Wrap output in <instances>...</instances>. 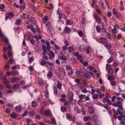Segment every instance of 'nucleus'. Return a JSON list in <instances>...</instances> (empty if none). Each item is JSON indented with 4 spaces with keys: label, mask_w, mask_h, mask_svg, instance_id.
<instances>
[{
    "label": "nucleus",
    "mask_w": 125,
    "mask_h": 125,
    "mask_svg": "<svg viewBox=\"0 0 125 125\" xmlns=\"http://www.w3.org/2000/svg\"><path fill=\"white\" fill-rule=\"evenodd\" d=\"M44 20L43 22L44 24L46 29L48 32L52 36H53L54 33V32L52 27V20L51 19H48V16H45L43 18Z\"/></svg>",
    "instance_id": "1"
},
{
    "label": "nucleus",
    "mask_w": 125,
    "mask_h": 125,
    "mask_svg": "<svg viewBox=\"0 0 125 125\" xmlns=\"http://www.w3.org/2000/svg\"><path fill=\"white\" fill-rule=\"evenodd\" d=\"M46 44L47 47H46L45 45H43L42 46V48L43 50V52L45 53H46L47 51H49L50 49V47L49 43L48 42H46Z\"/></svg>",
    "instance_id": "2"
},
{
    "label": "nucleus",
    "mask_w": 125,
    "mask_h": 125,
    "mask_svg": "<svg viewBox=\"0 0 125 125\" xmlns=\"http://www.w3.org/2000/svg\"><path fill=\"white\" fill-rule=\"evenodd\" d=\"M113 106L115 107H118L119 109L122 110V104L120 102H117L116 103H114L112 104Z\"/></svg>",
    "instance_id": "3"
},
{
    "label": "nucleus",
    "mask_w": 125,
    "mask_h": 125,
    "mask_svg": "<svg viewBox=\"0 0 125 125\" xmlns=\"http://www.w3.org/2000/svg\"><path fill=\"white\" fill-rule=\"evenodd\" d=\"M66 118L70 121H73L74 119H73L72 115L68 113H67L66 114Z\"/></svg>",
    "instance_id": "4"
},
{
    "label": "nucleus",
    "mask_w": 125,
    "mask_h": 125,
    "mask_svg": "<svg viewBox=\"0 0 125 125\" xmlns=\"http://www.w3.org/2000/svg\"><path fill=\"white\" fill-rule=\"evenodd\" d=\"M4 84H5L6 87L8 89H10L11 88V86L9 84V82L8 80H5L3 82Z\"/></svg>",
    "instance_id": "5"
},
{
    "label": "nucleus",
    "mask_w": 125,
    "mask_h": 125,
    "mask_svg": "<svg viewBox=\"0 0 125 125\" xmlns=\"http://www.w3.org/2000/svg\"><path fill=\"white\" fill-rule=\"evenodd\" d=\"M43 115L44 116H50L51 115V113L49 110H47L44 112Z\"/></svg>",
    "instance_id": "6"
},
{
    "label": "nucleus",
    "mask_w": 125,
    "mask_h": 125,
    "mask_svg": "<svg viewBox=\"0 0 125 125\" xmlns=\"http://www.w3.org/2000/svg\"><path fill=\"white\" fill-rule=\"evenodd\" d=\"M27 18L30 20V21H31V22L32 23H33L35 21V18H32L30 15H28L27 17Z\"/></svg>",
    "instance_id": "7"
},
{
    "label": "nucleus",
    "mask_w": 125,
    "mask_h": 125,
    "mask_svg": "<svg viewBox=\"0 0 125 125\" xmlns=\"http://www.w3.org/2000/svg\"><path fill=\"white\" fill-rule=\"evenodd\" d=\"M64 31L65 33L68 34L71 32V30L69 28L67 27H66L64 30Z\"/></svg>",
    "instance_id": "8"
},
{
    "label": "nucleus",
    "mask_w": 125,
    "mask_h": 125,
    "mask_svg": "<svg viewBox=\"0 0 125 125\" xmlns=\"http://www.w3.org/2000/svg\"><path fill=\"white\" fill-rule=\"evenodd\" d=\"M89 113L91 115H92L94 114L95 112V110L94 107L91 106L89 107Z\"/></svg>",
    "instance_id": "9"
},
{
    "label": "nucleus",
    "mask_w": 125,
    "mask_h": 125,
    "mask_svg": "<svg viewBox=\"0 0 125 125\" xmlns=\"http://www.w3.org/2000/svg\"><path fill=\"white\" fill-rule=\"evenodd\" d=\"M104 46L108 50H111L112 46L110 44L108 43L104 45Z\"/></svg>",
    "instance_id": "10"
},
{
    "label": "nucleus",
    "mask_w": 125,
    "mask_h": 125,
    "mask_svg": "<svg viewBox=\"0 0 125 125\" xmlns=\"http://www.w3.org/2000/svg\"><path fill=\"white\" fill-rule=\"evenodd\" d=\"M97 41L100 43L104 44H106L107 42V41L106 39L104 40H97Z\"/></svg>",
    "instance_id": "11"
},
{
    "label": "nucleus",
    "mask_w": 125,
    "mask_h": 125,
    "mask_svg": "<svg viewBox=\"0 0 125 125\" xmlns=\"http://www.w3.org/2000/svg\"><path fill=\"white\" fill-rule=\"evenodd\" d=\"M98 118V116L96 114L92 116L91 119L93 121H95Z\"/></svg>",
    "instance_id": "12"
},
{
    "label": "nucleus",
    "mask_w": 125,
    "mask_h": 125,
    "mask_svg": "<svg viewBox=\"0 0 125 125\" xmlns=\"http://www.w3.org/2000/svg\"><path fill=\"white\" fill-rule=\"evenodd\" d=\"M62 83L59 81H57V87L59 89H61L62 88Z\"/></svg>",
    "instance_id": "13"
},
{
    "label": "nucleus",
    "mask_w": 125,
    "mask_h": 125,
    "mask_svg": "<svg viewBox=\"0 0 125 125\" xmlns=\"http://www.w3.org/2000/svg\"><path fill=\"white\" fill-rule=\"evenodd\" d=\"M61 9L60 8H58L57 11V14L59 15L58 17L59 19H60L62 16V15L61 14Z\"/></svg>",
    "instance_id": "14"
},
{
    "label": "nucleus",
    "mask_w": 125,
    "mask_h": 125,
    "mask_svg": "<svg viewBox=\"0 0 125 125\" xmlns=\"http://www.w3.org/2000/svg\"><path fill=\"white\" fill-rule=\"evenodd\" d=\"M107 78L110 81H114L115 79V77L110 75H108Z\"/></svg>",
    "instance_id": "15"
},
{
    "label": "nucleus",
    "mask_w": 125,
    "mask_h": 125,
    "mask_svg": "<svg viewBox=\"0 0 125 125\" xmlns=\"http://www.w3.org/2000/svg\"><path fill=\"white\" fill-rule=\"evenodd\" d=\"M22 109L21 107L20 106H18L16 107L15 110L17 112L21 111Z\"/></svg>",
    "instance_id": "16"
},
{
    "label": "nucleus",
    "mask_w": 125,
    "mask_h": 125,
    "mask_svg": "<svg viewBox=\"0 0 125 125\" xmlns=\"http://www.w3.org/2000/svg\"><path fill=\"white\" fill-rule=\"evenodd\" d=\"M94 18L96 19V21L98 22L99 24H100V22H102L101 21H100V19L99 17L98 16H95L94 17Z\"/></svg>",
    "instance_id": "17"
},
{
    "label": "nucleus",
    "mask_w": 125,
    "mask_h": 125,
    "mask_svg": "<svg viewBox=\"0 0 125 125\" xmlns=\"http://www.w3.org/2000/svg\"><path fill=\"white\" fill-rule=\"evenodd\" d=\"M44 94L46 98H48L49 97V92L47 90H46L44 92Z\"/></svg>",
    "instance_id": "18"
},
{
    "label": "nucleus",
    "mask_w": 125,
    "mask_h": 125,
    "mask_svg": "<svg viewBox=\"0 0 125 125\" xmlns=\"http://www.w3.org/2000/svg\"><path fill=\"white\" fill-rule=\"evenodd\" d=\"M85 95L81 94L79 96V97L80 98V100L81 102H83V99L85 97Z\"/></svg>",
    "instance_id": "19"
},
{
    "label": "nucleus",
    "mask_w": 125,
    "mask_h": 125,
    "mask_svg": "<svg viewBox=\"0 0 125 125\" xmlns=\"http://www.w3.org/2000/svg\"><path fill=\"white\" fill-rule=\"evenodd\" d=\"M91 49V47L89 46L87 48H85V50L86 51V53L87 54H89L90 53V50Z\"/></svg>",
    "instance_id": "20"
},
{
    "label": "nucleus",
    "mask_w": 125,
    "mask_h": 125,
    "mask_svg": "<svg viewBox=\"0 0 125 125\" xmlns=\"http://www.w3.org/2000/svg\"><path fill=\"white\" fill-rule=\"evenodd\" d=\"M94 121V123L96 125H101V122L99 120H96Z\"/></svg>",
    "instance_id": "21"
},
{
    "label": "nucleus",
    "mask_w": 125,
    "mask_h": 125,
    "mask_svg": "<svg viewBox=\"0 0 125 125\" xmlns=\"http://www.w3.org/2000/svg\"><path fill=\"white\" fill-rule=\"evenodd\" d=\"M109 64H107L106 65V69L108 70V72L110 73L111 70H113V69H111L110 67H109Z\"/></svg>",
    "instance_id": "22"
},
{
    "label": "nucleus",
    "mask_w": 125,
    "mask_h": 125,
    "mask_svg": "<svg viewBox=\"0 0 125 125\" xmlns=\"http://www.w3.org/2000/svg\"><path fill=\"white\" fill-rule=\"evenodd\" d=\"M73 93L71 92L69 93V97L70 98L71 101L73 100Z\"/></svg>",
    "instance_id": "23"
},
{
    "label": "nucleus",
    "mask_w": 125,
    "mask_h": 125,
    "mask_svg": "<svg viewBox=\"0 0 125 125\" xmlns=\"http://www.w3.org/2000/svg\"><path fill=\"white\" fill-rule=\"evenodd\" d=\"M76 73L79 76V77L81 78L82 77V74L81 72L80 71L77 70Z\"/></svg>",
    "instance_id": "24"
},
{
    "label": "nucleus",
    "mask_w": 125,
    "mask_h": 125,
    "mask_svg": "<svg viewBox=\"0 0 125 125\" xmlns=\"http://www.w3.org/2000/svg\"><path fill=\"white\" fill-rule=\"evenodd\" d=\"M47 105V103L46 102H43L41 104V107H45Z\"/></svg>",
    "instance_id": "25"
},
{
    "label": "nucleus",
    "mask_w": 125,
    "mask_h": 125,
    "mask_svg": "<svg viewBox=\"0 0 125 125\" xmlns=\"http://www.w3.org/2000/svg\"><path fill=\"white\" fill-rule=\"evenodd\" d=\"M11 116L14 118H16L18 116V115L15 113H12L10 115Z\"/></svg>",
    "instance_id": "26"
},
{
    "label": "nucleus",
    "mask_w": 125,
    "mask_h": 125,
    "mask_svg": "<svg viewBox=\"0 0 125 125\" xmlns=\"http://www.w3.org/2000/svg\"><path fill=\"white\" fill-rule=\"evenodd\" d=\"M52 72H49L48 73L47 75V76L48 78L49 79V78L51 77L52 76Z\"/></svg>",
    "instance_id": "27"
},
{
    "label": "nucleus",
    "mask_w": 125,
    "mask_h": 125,
    "mask_svg": "<svg viewBox=\"0 0 125 125\" xmlns=\"http://www.w3.org/2000/svg\"><path fill=\"white\" fill-rule=\"evenodd\" d=\"M65 54V52L64 51H62L59 53V55L60 57H61L62 56L64 55Z\"/></svg>",
    "instance_id": "28"
},
{
    "label": "nucleus",
    "mask_w": 125,
    "mask_h": 125,
    "mask_svg": "<svg viewBox=\"0 0 125 125\" xmlns=\"http://www.w3.org/2000/svg\"><path fill=\"white\" fill-rule=\"evenodd\" d=\"M34 37L36 40L38 41L39 39L42 38V37L40 35H39L38 36H35Z\"/></svg>",
    "instance_id": "29"
},
{
    "label": "nucleus",
    "mask_w": 125,
    "mask_h": 125,
    "mask_svg": "<svg viewBox=\"0 0 125 125\" xmlns=\"http://www.w3.org/2000/svg\"><path fill=\"white\" fill-rule=\"evenodd\" d=\"M93 96L92 97L94 99H98V94H94L93 95H92Z\"/></svg>",
    "instance_id": "30"
},
{
    "label": "nucleus",
    "mask_w": 125,
    "mask_h": 125,
    "mask_svg": "<svg viewBox=\"0 0 125 125\" xmlns=\"http://www.w3.org/2000/svg\"><path fill=\"white\" fill-rule=\"evenodd\" d=\"M114 60L112 56H111L109 59L107 60V62L108 63H110L111 62L113 61Z\"/></svg>",
    "instance_id": "31"
},
{
    "label": "nucleus",
    "mask_w": 125,
    "mask_h": 125,
    "mask_svg": "<svg viewBox=\"0 0 125 125\" xmlns=\"http://www.w3.org/2000/svg\"><path fill=\"white\" fill-rule=\"evenodd\" d=\"M18 74L19 73L17 71L11 72V75L12 76H14Z\"/></svg>",
    "instance_id": "32"
},
{
    "label": "nucleus",
    "mask_w": 125,
    "mask_h": 125,
    "mask_svg": "<svg viewBox=\"0 0 125 125\" xmlns=\"http://www.w3.org/2000/svg\"><path fill=\"white\" fill-rule=\"evenodd\" d=\"M61 110L62 112H64L66 111V107H65L62 106L61 107Z\"/></svg>",
    "instance_id": "33"
},
{
    "label": "nucleus",
    "mask_w": 125,
    "mask_h": 125,
    "mask_svg": "<svg viewBox=\"0 0 125 125\" xmlns=\"http://www.w3.org/2000/svg\"><path fill=\"white\" fill-rule=\"evenodd\" d=\"M96 28L97 32H98L100 33L101 29L100 27H99L98 26H96Z\"/></svg>",
    "instance_id": "34"
},
{
    "label": "nucleus",
    "mask_w": 125,
    "mask_h": 125,
    "mask_svg": "<svg viewBox=\"0 0 125 125\" xmlns=\"http://www.w3.org/2000/svg\"><path fill=\"white\" fill-rule=\"evenodd\" d=\"M24 38H25L24 39H27L28 40H29L30 39V36H29L28 34H25L24 36Z\"/></svg>",
    "instance_id": "35"
},
{
    "label": "nucleus",
    "mask_w": 125,
    "mask_h": 125,
    "mask_svg": "<svg viewBox=\"0 0 125 125\" xmlns=\"http://www.w3.org/2000/svg\"><path fill=\"white\" fill-rule=\"evenodd\" d=\"M18 80V79L17 78H15L13 77L11 79V82L13 83H14L16 82L17 80Z\"/></svg>",
    "instance_id": "36"
},
{
    "label": "nucleus",
    "mask_w": 125,
    "mask_h": 125,
    "mask_svg": "<svg viewBox=\"0 0 125 125\" xmlns=\"http://www.w3.org/2000/svg\"><path fill=\"white\" fill-rule=\"evenodd\" d=\"M36 106V102L34 101H33L32 102V107H35Z\"/></svg>",
    "instance_id": "37"
},
{
    "label": "nucleus",
    "mask_w": 125,
    "mask_h": 125,
    "mask_svg": "<svg viewBox=\"0 0 125 125\" xmlns=\"http://www.w3.org/2000/svg\"><path fill=\"white\" fill-rule=\"evenodd\" d=\"M13 88L15 89V90H17L18 89H19V85L17 84H15L13 87Z\"/></svg>",
    "instance_id": "38"
},
{
    "label": "nucleus",
    "mask_w": 125,
    "mask_h": 125,
    "mask_svg": "<svg viewBox=\"0 0 125 125\" xmlns=\"http://www.w3.org/2000/svg\"><path fill=\"white\" fill-rule=\"evenodd\" d=\"M110 83L111 84L112 86H115L116 85V83L115 81H110Z\"/></svg>",
    "instance_id": "39"
},
{
    "label": "nucleus",
    "mask_w": 125,
    "mask_h": 125,
    "mask_svg": "<svg viewBox=\"0 0 125 125\" xmlns=\"http://www.w3.org/2000/svg\"><path fill=\"white\" fill-rule=\"evenodd\" d=\"M71 69V67L70 65H67L66 67V69L67 71H69Z\"/></svg>",
    "instance_id": "40"
},
{
    "label": "nucleus",
    "mask_w": 125,
    "mask_h": 125,
    "mask_svg": "<svg viewBox=\"0 0 125 125\" xmlns=\"http://www.w3.org/2000/svg\"><path fill=\"white\" fill-rule=\"evenodd\" d=\"M74 110L75 111H76L78 113H80V111L78 107H77L76 108L75 107L74 108Z\"/></svg>",
    "instance_id": "41"
},
{
    "label": "nucleus",
    "mask_w": 125,
    "mask_h": 125,
    "mask_svg": "<svg viewBox=\"0 0 125 125\" xmlns=\"http://www.w3.org/2000/svg\"><path fill=\"white\" fill-rule=\"evenodd\" d=\"M70 20L68 19H66V23L67 25H70Z\"/></svg>",
    "instance_id": "42"
},
{
    "label": "nucleus",
    "mask_w": 125,
    "mask_h": 125,
    "mask_svg": "<svg viewBox=\"0 0 125 125\" xmlns=\"http://www.w3.org/2000/svg\"><path fill=\"white\" fill-rule=\"evenodd\" d=\"M47 62L48 64L51 67L53 66L54 65V64L53 63L49 62L48 61H47Z\"/></svg>",
    "instance_id": "43"
},
{
    "label": "nucleus",
    "mask_w": 125,
    "mask_h": 125,
    "mask_svg": "<svg viewBox=\"0 0 125 125\" xmlns=\"http://www.w3.org/2000/svg\"><path fill=\"white\" fill-rule=\"evenodd\" d=\"M34 58L33 57L29 58V62L30 63H31L34 60Z\"/></svg>",
    "instance_id": "44"
},
{
    "label": "nucleus",
    "mask_w": 125,
    "mask_h": 125,
    "mask_svg": "<svg viewBox=\"0 0 125 125\" xmlns=\"http://www.w3.org/2000/svg\"><path fill=\"white\" fill-rule=\"evenodd\" d=\"M73 47H69L68 48L69 52H71L73 50Z\"/></svg>",
    "instance_id": "45"
},
{
    "label": "nucleus",
    "mask_w": 125,
    "mask_h": 125,
    "mask_svg": "<svg viewBox=\"0 0 125 125\" xmlns=\"http://www.w3.org/2000/svg\"><path fill=\"white\" fill-rule=\"evenodd\" d=\"M106 35L107 36L109 39H110L111 38V36L110 34L108 33L107 32H105V33Z\"/></svg>",
    "instance_id": "46"
},
{
    "label": "nucleus",
    "mask_w": 125,
    "mask_h": 125,
    "mask_svg": "<svg viewBox=\"0 0 125 125\" xmlns=\"http://www.w3.org/2000/svg\"><path fill=\"white\" fill-rule=\"evenodd\" d=\"M46 62L45 61L43 60L41 62V64L42 65H46Z\"/></svg>",
    "instance_id": "47"
},
{
    "label": "nucleus",
    "mask_w": 125,
    "mask_h": 125,
    "mask_svg": "<svg viewBox=\"0 0 125 125\" xmlns=\"http://www.w3.org/2000/svg\"><path fill=\"white\" fill-rule=\"evenodd\" d=\"M77 32L80 36L82 37L83 35V33L82 31H78Z\"/></svg>",
    "instance_id": "48"
},
{
    "label": "nucleus",
    "mask_w": 125,
    "mask_h": 125,
    "mask_svg": "<svg viewBox=\"0 0 125 125\" xmlns=\"http://www.w3.org/2000/svg\"><path fill=\"white\" fill-rule=\"evenodd\" d=\"M57 76L60 80H63V78L62 77L61 74L58 73L57 74Z\"/></svg>",
    "instance_id": "49"
},
{
    "label": "nucleus",
    "mask_w": 125,
    "mask_h": 125,
    "mask_svg": "<svg viewBox=\"0 0 125 125\" xmlns=\"http://www.w3.org/2000/svg\"><path fill=\"white\" fill-rule=\"evenodd\" d=\"M21 21L19 19H18L16 20V23L17 25H20L21 22Z\"/></svg>",
    "instance_id": "50"
},
{
    "label": "nucleus",
    "mask_w": 125,
    "mask_h": 125,
    "mask_svg": "<svg viewBox=\"0 0 125 125\" xmlns=\"http://www.w3.org/2000/svg\"><path fill=\"white\" fill-rule=\"evenodd\" d=\"M83 64V66H86L88 65V62L87 61H84Z\"/></svg>",
    "instance_id": "51"
},
{
    "label": "nucleus",
    "mask_w": 125,
    "mask_h": 125,
    "mask_svg": "<svg viewBox=\"0 0 125 125\" xmlns=\"http://www.w3.org/2000/svg\"><path fill=\"white\" fill-rule=\"evenodd\" d=\"M115 15L116 17H117L120 16L121 14L119 12H117L116 14H115Z\"/></svg>",
    "instance_id": "52"
},
{
    "label": "nucleus",
    "mask_w": 125,
    "mask_h": 125,
    "mask_svg": "<svg viewBox=\"0 0 125 125\" xmlns=\"http://www.w3.org/2000/svg\"><path fill=\"white\" fill-rule=\"evenodd\" d=\"M61 59H62V60H67L68 58H67L66 56H62L61 57Z\"/></svg>",
    "instance_id": "53"
},
{
    "label": "nucleus",
    "mask_w": 125,
    "mask_h": 125,
    "mask_svg": "<svg viewBox=\"0 0 125 125\" xmlns=\"http://www.w3.org/2000/svg\"><path fill=\"white\" fill-rule=\"evenodd\" d=\"M89 75L88 73H85L84 74V77L86 78H88L89 77Z\"/></svg>",
    "instance_id": "54"
},
{
    "label": "nucleus",
    "mask_w": 125,
    "mask_h": 125,
    "mask_svg": "<svg viewBox=\"0 0 125 125\" xmlns=\"http://www.w3.org/2000/svg\"><path fill=\"white\" fill-rule=\"evenodd\" d=\"M26 14L24 13H23L22 15L21 16V18L22 19H24L25 17Z\"/></svg>",
    "instance_id": "55"
},
{
    "label": "nucleus",
    "mask_w": 125,
    "mask_h": 125,
    "mask_svg": "<svg viewBox=\"0 0 125 125\" xmlns=\"http://www.w3.org/2000/svg\"><path fill=\"white\" fill-rule=\"evenodd\" d=\"M31 31L33 32L34 34H36L35 29L34 28L32 27V28H31Z\"/></svg>",
    "instance_id": "56"
},
{
    "label": "nucleus",
    "mask_w": 125,
    "mask_h": 125,
    "mask_svg": "<svg viewBox=\"0 0 125 125\" xmlns=\"http://www.w3.org/2000/svg\"><path fill=\"white\" fill-rule=\"evenodd\" d=\"M25 8V5H22L21 7H20V8L21 10H24Z\"/></svg>",
    "instance_id": "57"
},
{
    "label": "nucleus",
    "mask_w": 125,
    "mask_h": 125,
    "mask_svg": "<svg viewBox=\"0 0 125 125\" xmlns=\"http://www.w3.org/2000/svg\"><path fill=\"white\" fill-rule=\"evenodd\" d=\"M105 3L108 7L109 9L110 8V6L109 3L108 2L107 0H105Z\"/></svg>",
    "instance_id": "58"
},
{
    "label": "nucleus",
    "mask_w": 125,
    "mask_h": 125,
    "mask_svg": "<svg viewBox=\"0 0 125 125\" xmlns=\"http://www.w3.org/2000/svg\"><path fill=\"white\" fill-rule=\"evenodd\" d=\"M4 68L6 70H8L9 69V66L8 65H6L5 66Z\"/></svg>",
    "instance_id": "59"
},
{
    "label": "nucleus",
    "mask_w": 125,
    "mask_h": 125,
    "mask_svg": "<svg viewBox=\"0 0 125 125\" xmlns=\"http://www.w3.org/2000/svg\"><path fill=\"white\" fill-rule=\"evenodd\" d=\"M81 92L84 93H86L87 92V91L85 89H82Z\"/></svg>",
    "instance_id": "60"
},
{
    "label": "nucleus",
    "mask_w": 125,
    "mask_h": 125,
    "mask_svg": "<svg viewBox=\"0 0 125 125\" xmlns=\"http://www.w3.org/2000/svg\"><path fill=\"white\" fill-rule=\"evenodd\" d=\"M107 99L106 98H104L103 99V102L104 103H106L108 101Z\"/></svg>",
    "instance_id": "61"
},
{
    "label": "nucleus",
    "mask_w": 125,
    "mask_h": 125,
    "mask_svg": "<svg viewBox=\"0 0 125 125\" xmlns=\"http://www.w3.org/2000/svg\"><path fill=\"white\" fill-rule=\"evenodd\" d=\"M112 31L113 33H115L117 32V30L115 28H114V29H112Z\"/></svg>",
    "instance_id": "62"
},
{
    "label": "nucleus",
    "mask_w": 125,
    "mask_h": 125,
    "mask_svg": "<svg viewBox=\"0 0 125 125\" xmlns=\"http://www.w3.org/2000/svg\"><path fill=\"white\" fill-rule=\"evenodd\" d=\"M107 103L109 105H111L112 104L111 101L110 100H108Z\"/></svg>",
    "instance_id": "63"
},
{
    "label": "nucleus",
    "mask_w": 125,
    "mask_h": 125,
    "mask_svg": "<svg viewBox=\"0 0 125 125\" xmlns=\"http://www.w3.org/2000/svg\"><path fill=\"white\" fill-rule=\"evenodd\" d=\"M64 43L66 46H68L69 45V43L68 42V41L66 40L65 41Z\"/></svg>",
    "instance_id": "64"
}]
</instances>
